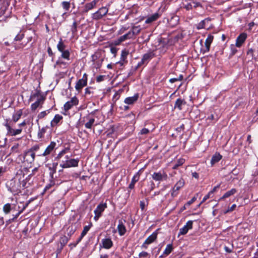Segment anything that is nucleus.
Returning <instances> with one entry per match:
<instances>
[{
    "label": "nucleus",
    "mask_w": 258,
    "mask_h": 258,
    "mask_svg": "<svg viewBox=\"0 0 258 258\" xmlns=\"http://www.w3.org/2000/svg\"><path fill=\"white\" fill-rule=\"evenodd\" d=\"M192 225H193V221L189 220L187 221L186 223V224L179 230V232L178 233V237L180 235H184L186 234L188 231L190 229H191L192 228Z\"/></svg>",
    "instance_id": "nucleus-15"
},
{
    "label": "nucleus",
    "mask_w": 258,
    "mask_h": 258,
    "mask_svg": "<svg viewBox=\"0 0 258 258\" xmlns=\"http://www.w3.org/2000/svg\"><path fill=\"white\" fill-rule=\"evenodd\" d=\"M88 75L86 73L84 74L82 79H79L76 83L75 85L76 90L80 92L81 91L83 87L87 85Z\"/></svg>",
    "instance_id": "nucleus-8"
},
{
    "label": "nucleus",
    "mask_w": 258,
    "mask_h": 258,
    "mask_svg": "<svg viewBox=\"0 0 258 258\" xmlns=\"http://www.w3.org/2000/svg\"><path fill=\"white\" fill-rule=\"evenodd\" d=\"M6 172V168L1 167H0V176H2L4 173Z\"/></svg>",
    "instance_id": "nucleus-63"
},
{
    "label": "nucleus",
    "mask_w": 258,
    "mask_h": 258,
    "mask_svg": "<svg viewBox=\"0 0 258 258\" xmlns=\"http://www.w3.org/2000/svg\"><path fill=\"white\" fill-rule=\"evenodd\" d=\"M117 230L118 231V233L120 236L123 235L126 231L125 226H124L122 220H119L118 221Z\"/></svg>",
    "instance_id": "nucleus-21"
},
{
    "label": "nucleus",
    "mask_w": 258,
    "mask_h": 258,
    "mask_svg": "<svg viewBox=\"0 0 258 258\" xmlns=\"http://www.w3.org/2000/svg\"><path fill=\"white\" fill-rule=\"evenodd\" d=\"M94 122V118H90L89 121L85 124V126L87 128H91Z\"/></svg>",
    "instance_id": "nucleus-45"
},
{
    "label": "nucleus",
    "mask_w": 258,
    "mask_h": 258,
    "mask_svg": "<svg viewBox=\"0 0 258 258\" xmlns=\"http://www.w3.org/2000/svg\"><path fill=\"white\" fill-rule=\"evenodd\" d=\"M12 210V205L9 203H7L4 205L3 210L6 214H8L10 213Z\"/></svg>",
    "instance_id": "nucleus-34"
},
{
    "label": "nucleus",
    "mask_w": 258,
    "mask_h": 258,
    "mask_svg": "<svg viewBox=\"0 0 258 258\" xmlns=\"http://www.w3.org/2000/svg\"><path fill=\"white\" fill-rule=\"evenodd\" d=\"M69 150L70 149L69 148H66L62 150L57 155L56 158L57 159H60L63 155H64L65 154L69 152Z\"/></svg>",
    "instance_id": "nucleus-44"
},
{
    "label": "nucleus",
    "mask_w": 258,
    "mask_h": 258,
    "mask_svg": "<svg viewBox=\"0 0 258 258\" xmlns=\"http://www.w3.org/2000/svg\"><path fill=\"white\" fill-rule=\"evenodd\" d=\"M184 180L183 178H180L178 181L175 184L172 189L171 196L172 197H176L178 194V191L184 186Z\"/></svg>",
    "instance_id": "nucleus-12"
},
{
    "label": "nucleus",
    "mask_w": 258,
    "mask_h": 258,
    "mask_svg": "<svg viewBox=\"0 0 258 258\" xmlns=\"http://www.w3.org/2000/svg\"><path fill=\"white\" fill-rule=\"evenodd\" d=\"M101 244L100 245V248L103 247L105 249H109L113 245V242L110 238H104L101 240Z\"/></svg>",
    "instance_id": "nucleus-20"
},
{
    "label": "nucleus",
    "mask_w": 258,
    "mask_h": 258,
    "mask_svg": "<svg viewBox=\"0 0 258 258\" xmlns=\"http://www.w3.org/2000/svg\"><path fill=\"white\" fill-rule=\"evenodd\" d=\"M79 162V159L78 158L66 160L65 161H62L60 166L62 168L76 167L78 166Z\"/></svg>",
    "instance_id": "nucleus-6"
},
{
    "label": "nucleus",
    "mask_w": 258,
    "mask_h": 258,
    "mask_svg": "<svg viewBox=\"0 0 258 258\" xmlns=\"http://www.w3.org/2000/svg\"><path fill=\"white\" fill-rule=\"evenodd\" d=\"M24 34H18L15 37L14 40L15 41H21L24 38Z\"/></svg>",
    "instance_id": "nucleus-54"
},
{
    "label": "nucleus",
    "mask_w": 258,
    "mask_h": 258,
    "mask_svg": "<svg viewBox=\"0 0 258 258\" xmlns=\"http://www.w3.org/2000/svg\"><path fill=\"white\" fill-rule=\"evenodd\" d=\"M140 173L139 172H137L133 177L132 179L131 182L130 183L128 188L131 189H133L135 187V184L136 182H137L140 178Z\"/></svg>",
    "instance_id": "nucleus-26"
},
{
    "label": "nucleus",
    "mask_w": 258,
    "mask_h": 258,
    "mask_svg": "<svg viewBox=\"0 0 258 258\" xmlns=\"http://www.w3.org/2000/svg\"><path fill=\"white\" fill-rule=\"evenodd\" d=\"M148 253L146 251H142L139 253V256L141 257H146L148 255Z\"/></svg>",
    "instance_id": "nucleus-64"
},
{
    "label": "nucleus",
    "mask_w": 258,
    "mask_h": 258,
    "mask_svg": "<svg viewBox=\"0 0 258 258\" xmlns=\"http://www.w3.org/2000/svg\"><path fill=\"white\" fill-rule=\"evenodd\" d=\"M19 145L18 144H15L11 148V153H18L19 152Z\"/></svg>",
    "instance_id": "nucleus-53"
},
{
    "label": "nucleus",
    "mask_w": 258,
    "mask_h": 258,
    "mask_svg": "<svg viewBox=\"0 0 258 258\" xmlns=\"http://www.w3.org/2000/svg\"><path fill=\"white\" fill-rule=\"evenodd\" d=\"M108 10L106 7H102L99 9L97 12L92 14V19L94 20H99L103 16L106 15Z\"/></svg>",
    "instance_id": "nucleus-10"
},
{
    "label": "nucleus",
    "mask_w": 258,
    "mask_h": 258,
    "mask_svg": "<svg viewBox=\"0 0 258 258\" xmlns=\"http://www.w3.org/2000/svg\"><path fill=\"white\" fill-rule=\"evenodd\" d=\"M185 162V159L183 158H180L177 161V162L173 165L172 168L173 169H176L177 168L181 166Z\"/></svg>",
    "instance_id": "nucleus-38"
},
{
    "label": "nucleus",
    "mask_w": 258,
    "mask_h": 258,
    "mask_svg": "<svg viewBox=\"0 0 258 258\" xmlns=\"http://www.w3.org/2000/svg\"><path fill=\"white\" fill-rule=\"evenodd\" d=\"M246 38L247 35L246 33H241L236 38L235 46L237 47H240L245 42Z\"/></svg>",
    "instance_id": "nucleus-19"
},
{
    "label": "nucleus",
    "mask_w": 258,
    "mask_h": 258,
    "mask_svg": "<svg viewBox=\"0 0 258 258\" xmlns=\"http://www.w3.org/2000/svg\"><path fill=\"white\" fill-rule=\"evenodd\" d=\"M236 204H233L232 205L231 207H228L227 210L224 211L223 213H224V214H226L228 213L234 211L235 210V209L236 208Z\"/></svg>",
    "instance_id": "nucleus-51"
},
{
    "label": "nucleus",
    "mask_w": 258,
    "mask_h": 258,
    "mask_svg": "<svg viewBox=\"0 0 258 258\" xmlns=\"http://www.w3.org/2000/svg\"><path fill=\"white\" fill-rule=\"evenodd\" d=\"M66 47V46L64 44V43L62 41V39L61 38H60L59 39V41L57 45V48L59 52H61L63 51L66 50V49H65Z\"/></svg>",
    "instance_id": "nucleus-32"
},
{
    "label": "nucleus",
    "mask_w": 258,
    "mask_h": 258,
    "mask_svg": "<svg viewBox=\"0 0 258 258\" xmlns=\"http://www.w3.org/2000/svg\"><path fill=\"white\" fill-rule=\"evenodd\" d=\"M68 242V238L67 236H63L61 237H60L59 239V242H60V249H62L63 247L66 245V244Z\"/></svg>",
    "instance_id": "nucleus-35"
},
{
    "label": "nucleus",
    "mask_w": 258,
    "mask_h": 258,
    "mask_svg": "<svg viewBox=\"0 0 258 258\" xmlns=\"http://www.w3.org/2000/svg\"><path fill=\"white\" fill-rule=\"evenodd\" d=\"M185 104L186 102L183 99L178 98L175 103L174 108H177L179 110H181L182 105H184Z\"/></svg>",
    "instance_id": "nucleus-27"
},
{
    "label": "nucleus",
    "mask_w": 258,
    "mask_h": 258,
    "mask_svg": "<svg viewBox=\"0 0 258 258\" xmlns=\"http://www.w3.org/2000/svg\"><path fill=\"white\" fill-rule=\"evenodd\" d=\"M22 114L21 110H19L13 114L12 119H6L3 123L4 125L6 126L7 133V135L11 136H15L21 133L22 129H13V127L15 123L20 118Z\"/></svg>",
    "instance_id": "nucleus-1"
},
{
    "label": "nucleus",
    "mask_w": 258,
    "mask_h": 258,
    "mask_svg": "<svg viewBox=\"0 0 258 258\" xmlns=\"http://www.w3.org/2000/svg\"><path fill=\"white\" fill-rule=\"evenodd\" d=\"M35 154L32 150L25 151L23 154L19 155L17 160L20 162H27L32 163L35 160Z\"/></svg>",
    "instance_id": "nucleus-3"
},
{
    "label": "nucleus",
    "mask_w": 258,
    "mask_h": 258,
    "mask_svg": "<svg viewBox=\"0 0 258 258\" xmlns=\"http://www.w3.org/2000/svg\"><path fill=\"white\" fill-rule=\"evenodd\" d=\"M155 53L153 51L144 54L142 58L141 61H140L138 63L137 66L135 67V71L137 70V69L143 64L147 63L150 59L155 56Z\"/></svg>",
    "instance_id": "nucleus-7"
},
{
    "label": "nucleus",
    "mask_w": 258,
    "mask_h": 258,
    "mask_svg": "<svg viewBox=\"0 0 258 258\" xmlns=\"http://www.w3.org/2000/svg\"><path fill=\"white\" fill-rule=\"evenodd\" d=\"M220 186V184L217 185V186H215L212 190L210 191V194H213L215 192H216L217 190V189L219 188Z\"/></svg>",
    "instance_id": "nucleus-61"
},
{
    "label": "nucleus",
    "mask_w": 258,
    "mask_h": 258,
    "mask_svg": "<svg viewBox=\"0 0 258 258\" xmlns=\"http://www.w3.org/2000/svg\"><path fill=\"white\" fill-rule=\"evenodd\" d=\"M42 95H40V92L39 91H36V92L33 94H32L30 96V100H34L36 97H38V98L41 96Z\"/></svg>",
    "instance_id": "nucleus-49"
},
{
    "label": "nucleus",
    "mask_w": 258,
    "mask_h": 258,
    "mask_svg": "<svg viewBox=\"0 0 258 258\" xmlns=\"http://www.w3.org/2000/svg\"><path fill=\"white\" fill-rule=\"evenodd\" d=\"M45 98L41 96L37 99V101L31 105V108L32 110H35L40 105V104L43 103Z\"/></svg>",
    "instance_id": "nucleus-23"
},
{
    "label": "nucleus",
    "mask_w": 258,
    "mask_h": 258,
    "mask_svg": "<svg viewBox=\"0 0 258 258\" xmlns=\"http://www.w3.org/2000/svg\"><path fill=\"white\" fill-rule=\"evenodd\" d=\"M152 178L156 181H161L166 180L167 179V174L164 171H159L158 172H154L152 174Z\"/></svg>",
    "instance_id": "nucleus-11"
},
{
    "label": "nucleus",
    "mask_w": 258,
    "mask_h": 258,
    "mask_svg": "<svg viewBox=\"0 0 258 258\" xmlns=\"http://www.w3.org/2000/svg\"><path fill=\"white\" fill-rule=\"evenodd\" d=\"M235 45H231V54L232 55H234L237 52V50L236 49V48H235Z\"/></svg>",
    "instance_id": "nucleus-58"
},
{
    "label": "nucleus",
    "mask_w": 258,
    "mask_h": 258,
    "mask_svg": "<svg viewBox=\"0 0 258 258\" xmlns=\"http://www.w3.org/2000/svg\"><path fill=\"white\" fill-rule=\"evenodd\" d=\"M210 21L208 19H205V20L200 22L197 25V28L198 30L203 29L205 28V24L207 22Z\"/></svg>",
    "instance_id": "nucleus-39"
},
{
    "label": "nucleus",
    "mask_w": 258,
    "mask_h": 258,
    "mask_svg": "<svg viewBox=\"0 0 258 258\" xmlns=\"http://www.w3.org/2000/svg\"><path fill=\"white\" fill-rule=\"evenodd\" d=\"M39 149V145H35L32 147L29 150H32V152H34V151H37Z\"/></svg>",
    "instance_id": "nucleus-62"
},
{
    "label": "nucleus",
    "mask_w": 258,
    "mask_h": 258,
    "mask_svg": "<svg viewBox=\"0 0 258 258\" xmlns=\"http://www.w3.org/2000/svg\"><path fill=\"white\" fill-rule=\"evenodd\" d=\"M62 118L63 117L61 115L59 114H56L50 122L51 126L53 127L57 125L60 121L62 119Z\"/></svg>",
    "instance_id": "nucleus-25"
},
{
    "label": "nucleus",
    "mask_w": 258,
    "mask_h": 258,
    "mask_svg": "<svg viewBox=\"0 0 258 258\" xmlns=\"http://www.w3.org/2000/svg\"><path fill=\"white\" fill-rule=\"evenodd\" d=\"M96 2L95 1H93L91 3H87L85 6V8L83 11L84 13H87L89 11L93 9V8L96 6Z\"/></svg>",
    "instance_id": "nucleus-28"
},
{
    "label": "nucleus",
    "mask_w": 258,
    "mask_h": 258,
    "mask_svg": "<svg viewBox=\"0 0 258 258\" xmlns=\"http://www.w3.org/2000/svg\"><path fill=\"white\" fill-rule=\"evenodd\" d=\"M57 165V163H53L52 165V167H49V169L51 171V172H50V174L52 175L54 173H56V167Z\"/></svg>",
    "instance_id": "nucleus-46"
},
{
    "label": "nucleus",
    "mask_w": 258,
    "mask_h": 258,
    "mask_svg": "<svg viewBox=\"0 0 258 258\" xmlns=\"http://www.w3.org/2000/svg\"><path fill=\"white\" fill-rule=\"evenodd\" d=\"M6 186L8 190L14 196L19 195L22 192V189L28 187L24 180L20 181L13 178L7 181Z\"/></svg>",
    "instance_id": "nucleus-2"
},
{
    "label": "nucleus",
    "mask_w": 258,
    "mask_h": 258,
    "mask_svg": "<svg viewBox=\"0 0 258 258\" xmlns=\"http://www.w3.org/2000/svg\"><path fill=\"white\" fill-rule=\"evenodd\" d=\"M62 6L63 8L66 11H68L70 8V4L69 2H63L62 3Z\"/></svg>",
    "instance_id": "nucleus-52"
},
{
    "label": "nucleus",
    "mask_w": 258,
    "mask_h": 258,
    "mask_svg": "<svg viewBox=\"0 0 258 258\" xmlns=\"http://www.w3.org/2000/svg\"><path fill=\"white\" fill-rule=\"evenodd\" d=\"M91 226V224L90 225L85 226L84 227L83 230L81 234V238H83L86 235V234L87 233L88 231L90 230Z\"/></svg>",
    "instance_id": "nucleus-42"
},
{
    "label": "nucleus",
    "mask_w": 258,
    "mask_h": 258,
    "mask_svg": "<svg viewBox=\"0 0 258 258\" xmlns=\"http://www.w3.org/2000/svg\"><path fill=\"white\" fill-rule=\"evenodd\" d=\"M28 171V170L27 168L21 167L17 170L13 178L20 181L24 180V181L25 182V184L27 185L28 182V177H25V176L27 174Z\"/></svg>",
    "instance_id": "nucleus-4"
},
{
    "label": "nucleus",
    "mask_w": 258,
    "mask_h": 258,
    "mask_svg": "<svg viewBox=\"0 0 258 258\" xmlns=\"http://www.w3.org/2000/svg\"><path fill=\"white\" fill-rule=\"evenodd\" d=\"M48 128V126H44L41 128L39 127V131L37 134V137L39 139L44 138V135L46 133V130Z\"/></svg>",
    "instance_id": "nucleus-30"
},
{
    "label": "nucleus",
    "mask_w": 258,
    "mask_h": 258,
    "mask_svg": "<svg viewBox=\"0 0 258 258\" xmlns=\"http://www.w3.org/2000/svg\"><path fill=\"white\" fill-rule=\"evenodd\" d=\"M128 54V52L126 50H122L121 54V61H124L126 58V57Z\"/></svg>",
    "instance_id": "nucleus-47"
},
{
    "label": "nucleus",
    "mask_w": 258,
    "mask_h": 258,
    "mask_svg": "<svg viewBox=\"0 0 258 258\" xmlns=\"http://www.w3.org/2000/svg\"><path fill=\"white\" fill-rule=\"evenodd\" d=\"M107 208L106 203H100L99 204L94 210L95 216L94 219L95 221H97L99 217L101 216L102 212Z\"/></svg>",
    "instance_id": "nucleus-9"
},
{
    "label": "nucleus",
    "mask_w": 258,
    "mask_h": 258,
    "mask_svg": "<svg viewBox=\"0 0 258 258\" xmlns=\"http://www.w3.org/2000/svg\"><path fill=\"white\" fill-rule=\"evenodd\" d=\"M139 98V94L136 93L132 97H128L125 99L124 103L127 104H133L136 102Z\"/></svg>",
    "instance_id": "nucleus-24"
},
{
    "label": "nucleus",
    "mask_w": 258,
    "mask_h": 258,
    "mask_svg": "<svg viewBox=\"0 0 258 258\" xmlns=\"http://www.w3.org/2000/svg\"><path fill=\"white\" fill-rule=\"evenodd\" d=\"M56 144L54 142H51L50 144L46 147L44 151L38 155L39 156H47L51 154L54 149Z\"/></svg>",
    "instance_id": "nucleus-17"
},
{
    "label": "nucleus",
    "mask_w": 258,
    "mask_h": 258,
    "mask_svg": "<svg viewBox=\"0 0 258 258\" xmlns=\"http://www.w3.org/2000/svg\"><path fill=\"white\" fill-rule=\"evenodd\" d=\"M211 194H210V192H208V194L207 195H206V196L204 197V198H203V199L202 201V202H201V203L200 204V205L202 203H203L205 202L207 200H208V199H209V198H210V196H211Z\"/></svg>",
    "instance_id": "nucleus-60"
},
{
    "label": "nucleus",
    "mask_w": 258,
    "mask_h": 258,
    "mask_svg": "<svg viewBox=\"0 0 258 258\" xmlns=\"http://www.w3.org/2000/svg\"><path fill=\"white\" fill-rule=\"evenodd\" d=\"M222 156L218 153H216L212 157V159L211 160V163L212 165H214V164L218 162L221 159Z\"/></svg>",
    "instance_id": "nucleus-29"
},
{
    "label": "nucleus",
    "mask_w": 258,
    "mask_h": 258,
    "mask_svg": "<svg viewBox=\"0 0 258 258\" xmlns=\"http://www.w3.org/2000/svg\"><path fill=\"white\" fill-rule=\"evenodd\" d=\"M94 89L92 87H87L85 90V95L90 96L92 94H94Z\"/></svg>",
    "instance_id": "nucleus-41"
},
{
    "label": "nucleus",
    "mask_w": 258,
    "mask_h": 258,
    "mask_svg": "<svg viewBox=\"0 0 258 258\" xmlns=\"http://www.w3.org/2000/svg\"><path fill=\"white\" fill-rule=\"evenodd\" d=\"M77 22L74 21L72 26L71 32L73 35H75L77 32Z\"/></svg>",
    "instance_id": "nucleus-48"
},
{
    "label": "nucleus",
    "mask_w": 258,
    "mask_h": 258,
    "mask_svg": "<svg viewBox=\"0 0 258 258\" xmlns=\"http://www.w3.org/2000/svg\"><path fill=\"white\" fill-rule=\"evenodd\" d=\"M142 28L140 25L138 26H133L130 32L131 33V35L133 38L135 36L138 35L141 31Z\"/></svg>",
    "instance_id": "nucleus-22"
},
{
    "label": "nucleus",
    "mask_w": 258,
    "mask_h": 258,
    "mask_svg": "<svg viewBox=\"0 0 258 258\" xmlns=\"http://www.w3.org/2000/svg\"><path fill=\"white\" fill-rule=\"evenodd\" d=\"M105 77L104 75H99L96 77V81L97 82H102L104 80Z\"/></svg>",
    "instance_id": "nucleus-57"
},
{
    "label": "nucleus",
    "mask_w": 258,
    "mask_h": 258,
    "mask_svg": "<svg viewBox=\"0 0 258 258\" xmlns=\"http://www.w3.org/2000/svg\"><path fill=\"white\" fill-rule=\"evenodd\" d=\"M182 7L187 11H189L192 9H196L199 7H202L201 4L196 0H183Z\"/></svg>",
    "instance_id": "nucleus-5"
},
{
    "label": "nucleus",
    "mask_w": 258,
    "mask_h": 258,
    "mask_svg": "<svg viewBox=\"0 0 258 258\" xmlns=\"http://www.w3.org/2000/svg\"><path fill=\"white\" fill-rule=\"evenodd\" d=\"M149 132H150V131L148 128H143L141 130L140 134L141 135H147V134H149Z\"/></svg>",
    "instance_id": "nucleus-55"
},
{
    "label": "nucleus",
    "mask_w": 258,
    "mask_h": 258,
    "mask_svg": "<svg viewBox=\"0 0 258 258\" xmlns=\"http://www.w3.org/2000/svg\"><path fill=\"white\" fill-rule=\"evenodd\" d=\"M78 103L79 100L76 96H74L73 98H72L70 101L67 102L64 104L63 106L64 110L66 111H68L69 110L71 109L74 106L77 105Z\"/></svg>",
    "instance_id": "nucleus-14"
},
{
    "label": "nucleus",
    "mask_w": 258,
    "mask_h": 258,
    "mask_svg": "<svg viewBox=\"0 0 258 258\" xmlns=\"http://www.w3.org/2000/svg\"><path fill=\"white\" fill-rule=\"evenodd\" d=\"M131 33L129 32H128V33H127L126 34L120 36L118 39V43H120L121 42H123L124 41H125V40H127V39H132L133 38L131 34Z\"/></svg>",
    "instance_id": "nucleus-33"
},
{
    "label": "nucleus",
    "mask_w": 258,
    "mask_h": 258,
    "mask_svg": "<svg viewBox=\"0 0 258 258\" xmlns=\"http://www.w3.org/2000/svg\"><path fill=\"white\" fill-rule=\"evenodd\" d=\"M68 230L69 231V233L70 234H72L76 230V227H74L73 226H69V227L68 229Z\"/></svg>",
    "instance_id": "nucleus-56"
},
{
    "label": "nucleus",
    "mask_w": 258,
    "mask_h": 258,
    "mask_svg": "<svg viewBox=\"0 0 258 258\" xmlns=\"http://www.w3.org/2000/svg\"><path fill=\"white\" fill-rule=\"evenodd\" d=\"M158 232L157 231L154 232L151 235H150L145 241L142 247L147 248V245L153 242L157 237Z\"/></svg>",
    "instance_id": "nucleus-16"
},
{
    "label": "nucleus",
    "mask_w": 258,
    "mask_h": 258,
    "mask_svg": "<svg viewBox=\"0 0 258 258\" xmlns=\"http://www.w3.org/2000/svg\"><path fill=\"white\" fill-rule=\"evenodd\" d=\"M49 112V110H47L46 111H43L41 112L38 115V118L39 119L44 118L48 113Z\"/></svg>",
    "instance_id": "nucleus-50"
},
{
    "label": "nucleus",
    "mask_w": 258,
    "mask_h": 258,
    "mask_svg": "<svg viewBox=\"0 0 258 258\" xmlns=\"http://www.w3.org/2000/svg\"><path fill=\"white\" fill-rule=\"evenodd\" d=\"M161 15V13L159 12H156L152 15H148L146 18L145 23L151 25L160 18Z\"/></svg>",
    "instance_id": "nucleus-13"
},
{
    "label": "nucleus",
    "mask_w": 258,
    "mask_h": 258,
    "mask_svg": "<svg viewBox=\"0 0 258 258\" xmlns=\"http://www.w3.org/2000/svg\"><path fill=\"white\" fill-rule=\"evenodd\" d=\"M173 249V248L172 244H168L166 246V247L165 249V250H164V251L163 252V254L162 255H163V254H164L165 255H169L172 252Z\"/></svg>",
    "instance_id": "nucleus-36"
},
{
    "label": "nucleus",
    "mask_w": 258,
    "mask_h": 258,
    "mask_svg": "<svg viewBox=\"0 0 258 258\" xmlns=\"http://www.w3.org/2000/svg\"><path fill=\"white\" fill-rule=\"evenodd\" d=\"M237 192V190L235 188H232L231 190L226 192L224 195L220 199V200H224L225 198H227L233 195Z\"/></svg>",
    "instance_id": "nucleus-31"
},
{
    "label": "nucleus",
    "mask_w": 258,
    "mask_h": 258,
    "mask_svg": "<svg viewBox=\"0 0 258 258\" xmlns=\"http://www.w3.org/2000/svg\"><path fill=\"white\" fill-rule=\"evenodd\" d=\"M196 199H197V198L196 197H194L190 201H188L185 204V205H187L188 206H190L196 200Z\"/></svg>",
    "instance_id": "nucleus-59"
},
{
    "label": "nucleus",
    "mask_w": 258,
    "mask_h": 258,
    "mask_svg": "<svg viewBox=\"0 0 258 258\" xmlns=\"http://www.w3.org/2000/svg\"><path fill=\"white\" fill-rule=\"evenodd\" d=\"M61 56L62 58L66 59L67 60H70V52L69 50L67 49L64 51H63L61 52Z\"/></svg>",
    "instance_id": "nucleus-40"
},
{
    "label": "nucleus",
    "mask_w": 258,
    "mask_h": 258,
    "mask_svg": "<svg viewBox=\"0 0 258 258\" xmlns=\"http://www.w3.org/2000/svg\"><path fill=\"white\" fill-rule=\"evenodd\" d=\"M179 19L177 16L172 17L170 20L168 21L169 25L172 27H174L177 24Z\"/></svg>",
    "instance_id": "nucleus-37"
},
{
    "label": "nucleus",
    "mask_w": 258,
    "mask_h": 258,
    "mask_svg": "<svg viewBox=\"0 0 258 258\" xmlns=\"http://www.w3.org/2000/svg\"><path fill=\"white\" fill-rule=\"evenodd\" d=\"M214 37L213 35L210 34L206 39L205 42V48L202 49L203 53L208 52L210 50V45L213 42Z\"/></svg>",
    "instance_id": "nucleus-18"
},
{
    "label": "nucleus",
    "mask_w": 258,
    "mask_h": 258,
    "mask_svg": "<svg viewBox=\"0 0 258 258\" xmlns=\"http://www.w3.org/2000/svg\"><path fill=\"white\" fill-rule=\"evenodd\" d=\"M29 203H27L25 204V205L23 207L22 210H20L17 214L13 215V218L16 221V219L19 216V215L23 212V211L28 206Z\"/></svg>",
    "instance_id": "nucleus-43"
}]
</instances>
